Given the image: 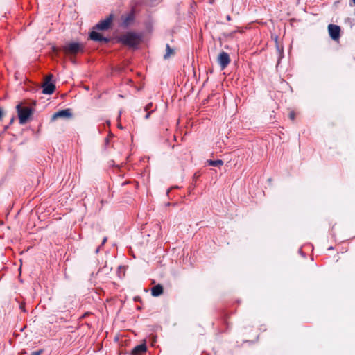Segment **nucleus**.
Wrapping results in <instances>:
<instances>
[{
	"label": "nucleus",
	"mask_w": 355,
	"mask_h": 355,
	"mask_svg": "<svg viewBox=\"0 0 355 355\" xmlns=\"http://www.w3.org/2000/svg\"><path fill=\"white\" fill-rule=\"evenodd\" d=\"M119 41L123 45L135 48L140 43L141 37L136 33L128 32L121 35L119 37Z\"/></svg>",
	"instance_id": "f257e3e1"
},
{
	"label": "nucleus",
	"mask_w": 355,
	"mask_h": 355,
	"mask_svg": "<svg viewBox=\"0 0 355 355\" xmlns=\"http://www.w3.org/2000/svg\"><path fill=\"white\" fill-rule=\"evenodd\" d=\"M62 50L67 55H75L78 53L83 51V46L78 42L67 43L62 47Z\"/></svg>",
	"instance_id": "f03ea898"
},
{
	"label": "nucleus",
	"mask_w": 355,
	"mask_h": 355,
	"mask_svg": "<svg viewBox=\"0 0 355 355\" xmlns=\"http://www.w3.org/2000/svg\"><path fill=\"white\" fill-rule=\"evenodd\" d=\"M17 110L18 113L19 123H26L28 118L32 114V110L28 107H22L21 105H17Z\"/></svg>",
	"instance_id": "7ed1b4c3"
},
{
	"label": "nucleus",
	"mask_w": 355,
	"mask_h": 355,
	"mask_svg": "<svg viewBox=\"0 0 355 355\" xmlns=\"http://www.w3.org/2000/svg\"><path fill=\"white\" fill-rule=\"evenodd\" d=\"M53 78V75L50 74L47 76L45 78V81L42 85V92L45 94H51L55 91V85L51 83V80Z\"/></svg>",
	"instance_id": "20e7f679"
},
{
	"label": "nucleus",
	"mask_w": 355,
	"mask_h": 355,
	"mask_svg": "<svg viewBox=\"0 0 355 355\" xmlns=\"http://www.w3.org/2000/svg\"><path fill=\"white\" fill-rule=\"evenodd\" d=\"M112 21V15H110L109 17H107L106 19L101 21L98 22L95 27L94 29L100 30V31H105L107 30Z\"/></svg>",
	"instance_id": "39448f33"
},
{
	"label": "nucleus",
	"mask_w": 355,
	"mask_h": 355,
	"mask_svg": "<svg viewBox=\"0 0 355 355\" xmlns=\"http://www.w3.org/2000/svg\"><path fill=\"white\" fill-rule=\"evenodd\" d=\"M328 31L331 38L334 40H338L340 38V28L334 24L328 26Z\"/></svg>",
	"instance_id": "423d86ee"
},
{
	"label": "nucleus",
	"mask_w": 355,
	"mask_h": 355,
	"mask_svg": "<svg viewBox=\"0 0 355 355\" xmlns=\"http://www.w3.org/2000/svg\"><path fill=\"white\" fill-rule=\"evenodd\" d=\"M218 62L222 69H224L230 62V58L227 53L221 52L218 57Z\"/></svg>",
	"instance_id": "0eeeda50"
},
{
	"label": "nucleus",
	"mask_w": 355,
	"mask_h": 355,
	"mask_svg": "<svg viewBox=\"0 0 355 355\" xmlns=\"http://www.w3.org/2000/svg\"><path fill=\"white\" fill-rule=\"evenodd\" d=\"M72 114L70 110L65 109L54 113L51 117V121H55L58 118H70Z\"/></svg>",
	"instance_id": "6e6552de"
},
{
	"label": "nucleus",
	"mask_w": 355,
	"mask_h": 355,
	"mask_svg": "<svg viewBox=\"0 0 355 355\" xmlns=\"http://www.w3.org/2000/svg\"><path fill=\"white\" fill-rule=\"evenodd\" d=\"M90 39L96 42H103L107 43L109 42V39L103 37L99 33L92 31L90 33Z\"/></svg>",
	"instance_id": "1a4fd4ad"
},
{
	"label": "nucleus",
	"mask_w": 355,
	"mask_h": 355,
	"mask_svg": "<svg viewBox=\"0 0 355 355\" xmlns=\"http://www.w3.org/2000/svg\"><path fill=\"white\" fill-rule=\"evenodd\" d=\"M146 351V345L141 344L135 347L132 351V355H142Z\"/></svg>",
	"instance_id": "9d476101"
},
{
	"label": "nucleus",
	"mask_w": 355,
	"mask_h": 355,
	"mask_svg": "<svg viewBox=\"0 0 355 355\" xmlns=\"http://www.w3.org/2000/svg\"><path fill=\"white\" fill-rule=\"evenodd\" d=\"M162 293L163 287L160 284L155 286L151 290L152 295L155 297L159 296Z\"/></svg>",
	"instance_id": "9b49d317"
},
{
	"label": "nucleus",
	"mask_w": 355,
	"mask_h": 355,
	"mask_svg": "<svg viewBox=\"0 0 355 355\" xmlns=\"http://www.w3.org/2000/svg\"><path fill=\"white\" fill-rule=\"evenodd\" d=\"M174 54H175L174 49H171L168 44H166V53L164 55V58L165 60L168 59L171 56L174 55Z\"/></svg>",
	"instance_id": "f8f14e48"
},
{
	"label": "nucleus",
	"mask_w": 355,
	"mask_h": 355,
	"mask_svg": "<svg viewBox=\"0 0 355 355\" xmlns=\"http://www.w3.org/2000/svg\"><path fill=\"white\" fill-rule=\"evenodd\" d=\"M207 162L209 166H216V167H220L223 164V162L221 159H217V160L209 159V160H207Z\"/></svg>",
	"instance_id": "ddd939ff"
},
{
	"label": "nucleus",
	"mask_w": 355,
	"mask_h": 355,
	"mask_svg": "<svg viewBox=\"0 0 355 355\" xmlns=\"http://www.w3.org/2000/svg\"><path fill=\"white\" fill-rule=\"evenodd\" d=\"M132 19H133V17L132 15H128L125 17H123V25L128 26Z\"/></svg>",
	"instance_id": "4468645a"
},
{
	"label": "nucleus",
	"mask_w": 355,
	"mask_h": 355,
	"mask_svg": "<svg viewBox=\"0 0 355 355\" xmlns=\"http://www.w3.org/2000/svg\"><path fill=\"white\" fill-rule=\"evenodd\" d=\"M295 115L294 112L291 111V112L289 113V118H290L291 120H294V119H295Z\"/></svg>",
	"instance_id": "2eb2a0df"
},
{
	"label": "nucleus",
	"mask_w": 355,
	"mask_h": 355,
	"mask_svg": "<svg viewBox=\"0 0 355 355\" xmlns=\"http://www.w3.org/2000/svg\"><path fill=\"white\" fill-rule=\"evenodd\" d=\"M42 353V350L35 351L31 353V355H41Z\"/></svg>",
	"instance_id": "dca6fc26"
},
{
	"label": "nucleus",
	"mask_w": 355,
	"mask_h": 355,
	"mask_svg": "<svg viewBox=\"0 0 355 355\" xmlns=\"http://www.w3.org/2000/svg\"><path fill=\"white\" fill-rule=\"evenodd\" d=\"M59 50H60V49H59L58 48H57V47H55V46H53V52H54L56 55H58Z\"/></svg>",
	"instance_id": "f3484780"
},
{
	"label": "nucleus",
	"mask_w": 355,
	"mask_h": 355,
	"mask_svg": "<svg viewBox=\"0 0 355 355\" xmlns=\"http://www.w3.org/2000/svg\"><path fill=\"white\" fill-rule=\"evenodd\" d=\"M349 6L351 7L355 6V0H351L350 2H349Z\"/></svg>",
	"instance_id": "a211bd4d"
},
{
	"label": "nucleus",
	"mask_w": 355,
	"mask_h": 355,
	"mask_svg": "<svg viewBox=\"0 0 355 355\" xmlns=\"http://www.w3.org/2000/svg\"><path fill=\"white\" fill-rule=\"evenodd\" d=\"M152 107V103H148L146 107H145V110L147 111L148 110H149L150 107Z\"/></svg>",
	"instance_id": "6ab92c4d"
},
{
	"label": "nucleus",
	"mask_w": 355,
	"mask_h": 355,
	"mask_svg": "<svg viewBox=\"0 0 355 355\" xmlns=\"http://www.w3.org/2000/svg\"><path fill=\"white\" fill-rule=\"evenodd\" d=\"M107 241V238L105 237L103 239V241H102V245H104Z\"/></svg>",
	"instance_id": "aec40b11"
},
{
	"label": "nucleus",
	"mask_w": 355,
	"mask_h": 355,
	"mask_svg": "<svg viewBox=\"0 0 355 355\" xmlns=\"http://www.w3.org/2000/svg\"><path fill=\"white\" fill-rule=\"evenodd\" d=\"M150 112L147 113V114L145 116V119H148L150 117Z\"/></svg>",
	"instance_id": "412c9836"
},
{
	"label": "nucleus",
	"mask_w": 355,
	"mask_h": 355,
	"mask_svg": "<svg viewBox=\"0 0 355 355\" xmlns=\"http://www.w3.org/2000/svg\"><path fill=\"white\" fill-rule=\"evenodd\" d=\"M3 116V112L2 110L0 108V119L2 118Z\"/></svg>",
	"instance_id": "4be33fe9"
},
{
	"label": "nucleus",
	"mask_w": 355,
	"mask_h": 355,
	"mask_svg": "<svg viewBox=\"0 0 355 355\" xmlns=\"http://www.w3.org/2000/svg\"><path fill=\"white\" fill-rule=\"evenodd\" d=\"M226 19H227V21H230L231 20V17H230V15H227Z\"/></svg>",
	"instance_id": "5701e85b"
},
{
	"label": "nucleus",
	"mask_w": 355,
	"mask_h": 355,
	"mask_svg": "<svg viewBox=\"0 0 355 355\" xmlns=\"http://www.w3.org/2000/svg\"><path fill=\"white\" fill-rule=\"evenodd\" d=\"M98 251H99V248H98L96 249V253H98Z\"/></svg>",
	"instance_id": "b1692460"
},
{
	"label": "nucleus",
	"mask_w": 355,
	"mask_h": 355,
	"mask_svg": "<svg viewBox=\"0 0 355 355\" xmlns=\"http://www.w3.org/2000/svg\"><path fill=\"white\" fill-rule=\"evenodd\" d=\"M98 251H99V248H98L96 249V253H98Z\"/></svg>",
	"instance_id": "393cba45"
},
{
	"label": "nucleus",
	"mask_w": 355,
	"mask_h": 355,
	"mask_svg": "<svg viewBox=\"0 0 355 355\" xmlns=\"http://www.w3.org/2000/svg\"><path fill=\"white\" fill-rule=\"evenodd\" d=\"M161 0H155L156 2H159Z\"/></svg>",
	"instance_id": "a878e982"
}]
</instances>
